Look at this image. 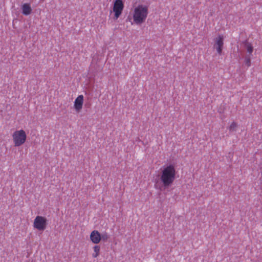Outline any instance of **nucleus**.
Masks as SVG:
<instances>
[{
  "label": "nucleus",
  "mask_w": 262,
  "mask_h": 262,
  "mask_svg": "<svg viewBox=\"0 0 262 262\" xmlns=\"http://www.w3.org/2000/svg\"><path fill=\"white\" fill-rule=\"evenodd\" d=\"M22 13L25 15H28L32 12L31 5L29 3H25L21 6Z\"/></svg>",
  "instance_id": "1a4fd4ad"
},
{
  "label": "nucleus",
  "mask_w": 262,
  "mask_h": 262,
  "mask_svg": "<svg viewBox=\"0 0 262 262\" xmlns=\"http://www.w3.org/2000/svg\"><path fill=\"white\" fill-rule=\"evenodd\" d=\"M177 175L176 167L173 164L163 165L161 168L159 180L164 188L171 186L174 183Z\"/></svg>",
  "instance_id": "f257e3e1"
},
{
  "label": "nucleus",
  "mask_w": 262,
  "mask_h": 262,
  "mask_svg": "<svg viewBox=\"0 0 262 262\" xmlns=\"http://www.w3.org/2000/svg\"><path fill=\"white\" fill-rule=\"evenodd\" d=\"M124 3L122 0H115L114 2L113 11L114 13V18L117 19L122 13L124 9Z\"/></svg>",
  "instance_id": "39448f33"
},
{
  "label": "nucleus",
  "mask_w": 262,
  "mask_h": 262,
  "mask_svg": "<svg viewBox=\"0 0 262 262\" xmlns=\"http://www.w3.org/2000/svg\"><path fill=\"white\" fill-rule=\"evenodd\" d=\"M245 63L247 67L251 66V59L249 56H246L245 58Z\"/></svg>",
  "instance_id": "4468645a"
},
{
  "label": "nucleus",
  "mask_w": 262,
  "mask_h": 262,
  "mask_svg": "<svg viewBox=\"0 0 262 262\" xmlns=\"http://www.w3.org/2000/svg\"><path fill=\"white\" fill-rule=\"evenodd\" d=\"M47 226V220L45 216H36L33 222V227L38 231H43Z\"/></svg>",
  "instance_id": "20e7f679"
},
{
  "label": "nucleus",
  "mask_w": 262,
  "mask_h": 262,
  "mask_svg": "<svg viewBox=\"0 0 262 262\" xmlns=\"http://www.w3.org/2000/svg\"><path fill=\"white\" fill-rule=\"evenodd\" d=\"M14 146L18 147L23 145L27 140V134L23 129L14 131L12 135Z\"/></svg>",
  "instance_id": "7ed1b4c3"
},
{
  "label": "nucleus",
  "mask_w": 262,
  "mask_h": 262,
  "mask_svg": "<svg viewBox=\"0 0 262 262\" xmlns=\"http://www.w3.org/2000/svg\"><path fill=\"white\" fill-rule=\"evenodd\" d=\"M90 238L93 244H98L101 241V234L98 230H93L90 235Z\"/></svg>",
  "instance_id": "6e6552de"
},
{
  "label": "nucleus",
  "mask_w": 262,
  "mask_h": 262,
  "mask_svg": "<svg viewBox=\"0 0 262 262\" xmlns=\"http://www.w3.org/2000/svg\"><path fill=\"white\" fill-rule=\"evenodd\" d=\"M237 123L235 122H232L229 126V130L231 132L236 130L237 127Z\"/></svg>",
  "instance_id": "f8f14e48"
},
{
  "label": "nucleus",
  "mask_w": 262,
  "mask_h": 262,
  "mask_svg": "<svg viewBox=\"0 0 262 262\" xmlns=\"http://www.w3.org/2000/svg\"><path fill=\"white\" fill-rule=\"evenodd\" d=\"M101 237L102 241L106 242L109 238V235L106 232H105L101 235Z\"/></svg>",
  "instance_id": "ddd939ff"
},
{
  "label": "nucleus",
  "mask_w": 262,
  "mask_h": 262,
  "mask_svg": "<svg viewBox=\"0 0 262 262\" xmlns=\"http://www.w3.org/2000/svg\"><path fill=\"white\" fill-rule=\"evenodd\" d=\"M224 37L223 35L219 34L213 39L214 44L213 48L216 50L217 53L221 55L224 47Z\"/></svg>",
  "instance_id": "423d86ee"
},
{
  "label": "nucleus",
  "mask_w": 262,
  "mask_h": 262,
  "mask_svg": "<svg viewBox=\"0 0 262 262\" xmlns=\"http://www.w3.org/2000/svg\"><path fill=\"white\" fill-rule=\"evenodd\" d=\"M245 47L247 52L250 55L252 54L253 51V47L251 43L246 42L245 43Z\"/></svg>",
  "instance_id": "9b49d317"
},
{
  "label": "nucleus",
  "mask_w": 262,
  "mask_h": 262,
  "mask_svg": "<svg viewBox=\"0 0 262 262\" xmlns=\"http://www.w3.org/2000/svg\"><path fill=\"white\" fill-rule=\"evenodd\" d=\"M133 23L136 25H141L145 21L148 15V7L140 4L134 7L131 13Z\"/></svg>",
  "instance_id": "f03ea898"
},
{
  "label": "nucleus",
  "mask_w": 262,
  "mask_h": 262,
  "mask_svg": "<svg viewBox=\"0 0 262 262\" xmlns=\"http://www.w3.org/2000/svg\"><path fill=\"white\" fill-rule=\"evenodd\" d=\"M94 252L92 254L93 257L96 258L100 254V247L98 245H95L93 247Z\"/></svg>",
  "instance_id": "9d476101"
},
{
  "label": "nucleus",
  "mask_w": 262,
  "mask_h": 262,
  "mask_svg": "<svg viewBox=\"0 0 262 262\" xmlns=\"http://www.w3.org/2000/svg\"><path fill=\"white\" fill-rule=\"evenodd\" d=\"M84 102V97L82 95H79L74 100V108L76 113L81 112Z\"/></svg>",
  "instance_id": "0eeeda50"
}]
</instances>
